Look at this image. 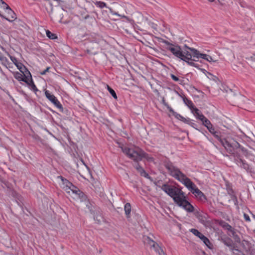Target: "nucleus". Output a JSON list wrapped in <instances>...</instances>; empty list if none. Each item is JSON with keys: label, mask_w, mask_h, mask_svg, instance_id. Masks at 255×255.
Instances as JSON below:
<instances>
[{"label": "nucleus", "mask_w": 255, "mask_h": 255, "mask_svg": "<svg viewBox=\"0 0 255 255\" xmlns=\"http://www.w3.org/2000/svg\"><path fill=\"white\" fill-rule=\"evenodd\" d=\"M161 188L179 206L182 207L188 212H193V206L186 200L185 194L180 189L170 185H164Z\"/></svg>", "instance_id": "nucleus-1"}, {"label": "nucleus", "mask_w": 255, "mask_h": 255, "mask_svg": "<svg viewBox=\"0 0 255 255\" xmlns=\"http://www.w3.org/2000/svg\"><path fill=\"white\" fill-rule=\"evenodd\" d=\"M60 179L62 182V187L63 189L73 198L74 199L79 200L83 202L84 205H85L87 209L92 211L91 205L87 200V196L82 192L80 191L76 187L73 185L71 182L68 181L61 176L58 177Z\"/></svg>", "instance_id": "nucleus-2"}, {"label": "nucleus", "mask_w": 255, "mask_h": 255, "mask_svg": "<svg viewBox=\"0 0 255 255\" xmlns=\"http://www.w3.org/2000/svg\"><path fill=\"white\" fill-rule=\"evenodd\" d=\"M164 166L169 172L170 174L183 184L189 190L191 191L193 190L196 185L184 173L181 172L178 168L175 167L171 163L169 162L165 163Z\"/></svg>", "instance_id": "nucleus-3"}, {"label": "nucleus", "mask_w": 255, "mask_h": 255, "mask_svg": "<svg viewBox=\"0 0 255 255\" xmlns=\"http://www.w3.org/2000/svg\"><path fill=\"white\" fill-rule=\"evenodd\" d=\"M123 152L129 158L134 161L138 162L142 158H145L148 161H153V158L148 156L141 149L138 147H128L127 146L121 147Z\"/></svg>", "instance_id": "nucleus-4"}, {"label": "nucleus", "mask_w": 255, "mask_h": 255, "mask_svg": "<svg viewBox=\"0 0 255 255\" xmlns=\"http://www.w3.org/2000/svg\"><path fill=\"white\" fill-rule=\"evenodd\" d=\"M222 142L228 152L233 154H235V150L238 149L240 146V144L237 141L230 138L224 139Z\"/></svg>", "instance_id": "nucleus-5"}, {"label": "nucleus", "mask_w": 255, "mask_h": 255, "mask_svg": "<svg viewBox=\"0 0 255 255\" xmlns=\"http://www.w3.org/2000/svg\"><path fill=\"white\" fill-rule=\"evenodd\" d=\"M143 241L145 245L148 246L158 255H165L162 249L149 237L144 236Z\"/></svg>", "instance_id": "nucleus-6"}, {"label": "nucleus", "mask_w": 255, "mask_h": 255, "mask_svg": "<svg viewBox=\"0 0 255 255\" xmlns=\"http://www.w3.org/2000/svg\"><path fill=\"white\" fill-rule=\"evenodd\" d=\"M167 46V49L170 51L175 56L181 59V57H182V49L178 45L173 44L168 41L164 40L163 41Z\"/></svg>", "instance_id": "nucleus-7"}, {"label": "nucleus", "mask_w": 255, "mask_h": 255, "mask_svg": "<svg viewBox=\"0 0 255 255\" xmlns=\"http://www.w3.org/2000/svg\"><path fill=\"white\" fill-rule=\"evenodd\" d=\"M191 232L194 235L199 237L209 249L212 248V245L209 239L201 233L198 230L195 229H192L191 230Z\"/></svg>", "instance_id": "nucleus-8"}, {"label": "nucleus", "mask_w": 255, "mask_h": 255, "mask_svg": "<svg viewBox=\"0 0 255 255\" xmlns=\"http://www.w3.org/2000/svg\"><path fill=\"white\" fill-rule=\"evenodd\" d=\"M6 6H2V8L5 9L8 15V17H5L3 15L0 14V16L6 19L7 20L12 22L16 18V14L14 11L10 8V7L6 3Z\"/></svg>", "instance_id": "nucleus-9"}, {"label": "nucleus", "mask_w": 255, "mask_h": 255, "mask_svg": "<svg viewBox=\"0 0 255 255\" xmlns=\"http://www.w3.org/2000/svg\"><path fill=\"white\" fill-rule=\"evenodd\" d=\"M45 94L46 98L50 101L57 108L62 110L63 108L62 105L58 101L54 95L51 94L48 91L45 92Z\"/></svg>", "instance_id": "nucleus-10"}, {"label": "nucleus", "mask_w": 255, "mask_h": 255, "mask_svg": "<svg viewBox=\"0 0 255 255\" xmlns=\"http://www.w3.org/2000/svg\"><path fill=\"white\" fill-rule=\"evenodd\" d=\"M184 47L192 52L193 60L197 61L198 59L203 58L204 54L200 53L199 51L197 50L195 48L189 47L186 45H185Z\"/></svg>", "instance_id": "nucleus-11"}, {"label": "nucleus", "mask_w": 255, "mask_h": 255, "mask_svg": "<svg viewBox=\"0 0 255 255\" xmlns=\"http://www.w3.org/2000/svg\"><path fill=\"white\" fill-rule=\"evenodd\" d=\"M239 244H240L242 249L245 252H247L254 246L247 238H245L243 237H242L241 242Z\"/></svg>", "instance_id": "nucleus-12"}, {"label": "nucleus", "mask_w": 255, "mask_h": 255, "mask_svg": "<svg viewBox=\"0 0 255 255\" xmlns=\"http://www.w3.org/2000/svg\"><path fill=\"white\" fill-rule=\"evenodd\" d=\"M185 49H182V57H181V60L183 61H185L187 60H192V52L185 47Z\"/></svg>", "instance_id": "nucleus-13"}, {"label": "nucleus", "mask_w": 255, "mask_h": 255, "mask_svg": "<svg viewBox=\"0 0 255 255\" xmlns=\"http://www.w3.org/2000/svg\"><path fill=\"white\" fill-rule=\"evenodd\" d=\"M192 193L194 194L200 200H203L206 199V197L204 194L196 186L193 188V190L191 191Z\"/></svg>", "instance_id": "nucleus-14"}, {"label": "nucleus", "mask_w": 255, "mask_h": 255, "mask_svg": "<svg viewBox=\"0 0 255 255\" xmlns=\"http://www.w3.org/2000/svg\"><path fill=\"white\" fill-rule=\"evenodd\" d=\"M195 214L196 217L199 220L200 223H201L202 224L204 225H207L208 221L205 215L198 212L195 213Z\"/></svg>", "instance_id": "nucleus-15"}, {"label": "nucleus", "mask_w": 255, "mask_h": 255, "mask_svg": "<svg viewBox=\"0 0 255 255\" xmlns=\"http://www.w3.org/2000/svg\"><path fill=\"white\" fill-rule=\"evenodd\" d=\"M167 108L168 109L169 111L172 114L173 116H174L177 119H179L185 123L188 121V120H186L185 118L181 116L180 114H177V113L174 112L173 110L169 105L167 107Z\"/></svg>", "instance_id": "nucleus-16"}, {"label": "nucleus", "mask_w": 255, "mask_h": 255, "mask_svg": "<svg viewBox=\"0 0 255 255\" xmlns=\"http://www.w3.org/2000/svg\"><path fill=\"white\" fill-rule=\"evenodd\" d=\"M15 65L22 74L27 73V74H30V72L26 68V67L22 63L20 62H17L16 63H15Z\"/></svg>", "instance_id": "nucleus-17"}, {"label": "nucleus", "mask_w": 255, "mask_h": 255, "mask_svg": "<svg viewBox=\"0 0 255 255\" xmlns=\"http://www.w3.org/2000/svg\"><path fill=\"white\" fill-rule=\"evenodd\" d=\"M182 98L185 104H186L191 110H192V109H193L194 107L192 102L191 100L188 99L185 97H182Z\"/></svg>", "instance_id": "nucleus-18"}, {"label": "nucleus", "mask_w": 255, "mask_h": 255, "mask_svg": "<svg viewBox=\"0 0 255 255\" xmlns=\"http://www.w3.org/2000/svg\"><path fill=\"white\" fill-rule=\"evenodd\" d=\"M125 214L127 216V217L128 218H129L130 217V213L131 211V206L130 204L128 203L126 204L125 205Z\"/></svg>", "instance_id": "nucleus-19"}, {"label": "nucleus", "mask_w": 255, "mask_h": 255, "mask_svg": "<svg viewBox=\"0 0 255 255\" xmlns=\"http://www.w3.org/2000/svg\"><path fill=\"white\" fill-rule=\"evenodd\" d=\"M201 121L202 122L203 125L207 127V128L212 125L209 120H208L204 116H200Z\"/></svg>", "instance_id": "nucleus-20"}, {"label": "nucleus", "mask_w": 255, "mask_h": 255, "mask_svg": "<svg viewBox=\"0 0 255 255\" xmlns=\"http://www.w3.org/2000/svg\"><path fill=\"white\" fill-rule=\"evenodd\" d=\"M192 112L193 113V114L200 120H201L200 116H204L202 113H201L199 109L196 108V107H194L193 109H192Z\"/></svg>", "instance_id": "nucleus-21"}, {"label": "nucleus", "mask_w": 255, "mask_h": 255, "mask_svg": "<svg viewBox=\"0 0 255 255\" xmlns=\"http://www.w3.org/2000/svg\"><path fill=\"white\" fill-rule=\"evenodd\" d=\"M192 112L193 113V114L200 120H201L200 116H204L202 113H201L199 109L196 108V107H194L193 109H192Z\"/></svg>", "instance_id": "nucleus-22"}, {"label": "nucleus", "mask_w": 255, "mask_h": 255, "mask_svg": "<svg viewBox=\"0 0 255 255\" xmlns=\"http://www.w3.org/2000/svg\"><path fill=\"white\" fill-rule=\"evenodd\" d=\"M24 74V78H23V79L24 80H25V81H24L25 83H26L27 84H28V85H30V81H32V76L31 75V74L30 73V74H27V73H25Z\"/></svg>", "instance_id": "nucleus-23"}, {"label": "nucleus", "mask_w": 255, "mask_h": 255, "mask_svg": "<svg viewBox=\"0 0 255 255\" xmlns=\"http://www.w3.org/2000/svg\"><path fill=\"white\" fill-rule=\"evenodd\" d=\"M240 161L242 163V165H240L241 167L245 169L248 172H251V169L248 164L246 163L245 161L243 160H240Z\"/></svg>", "instance_id": "nucleus-24"}, {"label": "nucleus", "mask_w": 255, "mask_h": 255, "mask_svg": "<svg viewBox=\"0 0 255 255\" xmlns=\"http://www.w3.org/2000/svg\"><path fill=\"white\" fill-rule=\"evenodd\" d=\"M202 59L206 60L209 62H217L218 61V60L214 59L211 56L206 54H204Z\"/></svg>", "instance_id": "nucleus-25"}, {"label": "nucleus", "mask_w": 255, "mask_h": 255, "mask_svg": "<svg viewBox=\"0 0 255 255\" xmlns=\"http://www.w3.org/2000/svg\"><path fill=\"white\" fill-rule=\"evenodd\" d=\"M220 225L223 227V228L225 229V230H227L229 231H231L233 229V228H232V227L231 226H230L228 223H226V222H222L221 223H220Z\"/></svg>", "instance_id": "nucleus-26"}, {"label": "nucleus", "mask_w": 255, "mask_h": 255, "mask_svg": "<svg viewBox=\"0 0 255 255\" xmlns=\"http://www.w3.org/2000/svg\"><path fill=\"white\" fill-rule=\"evenodd\" d=\"M233 255H246L242 251L233 247L231 249Z\"/></svg>", "instance_id": "nucleus-27"}, {"label": "nucleus", "mask_w": 255, "mask_h": 255, "mask_svg": "<svg viewBox=\"0 0 255 255\" xmlns=\"http://www.w3.org/2000/svg\"><path fill=\"white\" fill-rule=\"evenodd\" d=\"M46 33L47 36L51 39H55L57 38L55 34L52 33L49 30H46Z\"/></svg>", "instance_id": "nucleus-28"}, {"label": "nucleus", "mask_w": 255, "mask_h": 255, "mask_svg": "<svg viewBox=\"0 0 255 255\" xmlns=\"http://www.w3.org/2000/svg\"><path fill=\"white\" fill-rule=\"evenodd\" d=\"M24 76L23 74H20L19 73H17L15 75V78L17 79L18 81H25L23 80Z\"/></svg>", "instance_id": "nucleus-29"}, {"label": "nucleus", "mask_w": 255, "mask_h": 255, "mask_svg": "<svg viewBox=\"0 0 255 255\" xmlns=\"http://www.w3.org/2000/svg\"><path fill=\"white\" fill-rule=\"evenodd\" d=\"M107 87H108V90L109 91V92L110 93V94L112 95V96L115 99H117V96L116 93L115 92V91L113 89H112L110 87H109V86H107Z\"/></svg>", "instance_id": "nucleus-30"}, {"label": "nucleus", "mask_w": 255, "mask_h": 255, "mask_svg": "<svg viewBox=\"0 0 255 255\" xmlns=\"http://www.w3.org/2000/svg\"><path fill=\"white\" fill-rule=\"evenodd\" d=\"M184 61L186 62L190 66H193V67H198L197 64L194 63L193 62L194 61L193 60H185Z\"/></svg>", "instance_id": "nucleus-31"}, {"label": "nucleus", "mask_w": 255, "mask_h": 255, "mask_svg": "<svg viewBox=\"0 0 255 255\" xmlns=\"http://www.w3.org/2000/svg\"><path fill=\"white\" fill-rule=\"evenodd\" d=\"M134 167L140 174L142 172H144V170L139 165L138 163L136 164Z\"/></svg>", "instance_id": "nucleus-32"}, {"label": "nucleus", "mask_w": 255, "mask_h": 255, "mask_svg": "<svg viewBox=\"0 0 255 255\" xmlns=\"http://www.w3.org/2000/svg\"><path fill=\"white\" fill-rule=\"evenodd\" d=\"M250 255H255V248H254V245L251 247L249 250L247 252Z\"/></svg>", "instance_id": "nucleus-33"}, {"label": "nucleus", "mask_w": 255, "mask_h": 255, "mask_svg": "<svg viewBox=\"0 0 255 255\" xmlns=\"http://www.w3.org/2000/svg\"><path fill=\"white\" fill-rule=\"evenodd\" d=\"M234 155L235 157V160H236L237 164L240 166V165H242L240 160H242V159L241 158H239V157L237 154H236V153Z\"/></svg>", "instance_id": "nucleus-34"}, {"label": "nucleus", "mask_w": 255, "mask_h": 255, "mask_svg": "<svg viewBox=\"0 0 255 255\" xmlns=\"http://www.w3.org/2000/svg\"><path fill=\"white\" fill-rule=\"evenodd\" d=\"M111 13L113 15H117L118 16H121L122 17H124V18H126L127 19H128V18L127 16H125L124 15H121V14H119L118 13H117L116 12H115V11H113L112 10H111Z\"/></svg>", "instance_id": "nucleus-35"}, {"label": "nucleus", "mask_w": 255, "mask_h": 255, "mask_svg": "<svg viewBox=\"0 0 255 255\" xmlns=\"http://www.w3.org/2000/svg\"><path fill=\"white\" fill-rule=\"evenodd\" d=\"M207 128L211 133L214 134V135H216V132L215 131V128H213L212 125H211V127H208Z\"/></svg>", "instance_id": "nucleus-36"}, {"label": "nucleus", "mask_w": 255, "mask_h": 255, "mask_svg": "<svg viewBox=\"0 0 255 255\" xmlns=\"http://www.w3.org/2000/svg\"><path fill=\"white\" fill-rule=\"evenodd\" d=\"M234 240V241L238 243H239L241 242V241L242 239L240 238V237L237 234L233 238Z\"/></svg>", "instance_id": "nucleus-37"}, {"label": "nucleus", "mask_w": 255, "mask_h": 255, "mask_svg": "<svg viewBox=\"0 0 255 255\" xmlns=\"http://www.w3.org/2000/svg\"><path fill=\"white\" fill-rule=\"evenodd\" d=\"M230 234H229V235L233 238L234 236L237 235V230L233 228V230H232L230 232Z\"/></svg>", "instance_id": "nucleus-38"}, {"label": "nucleus", "mask_w": 255, "mask_h": 255, "mask_svg": "<svg viewBox=\"0 0 255 255\" xmlns=\"http://www.w3.org/2000/svg\"><path fill=\"white\" fill-rule=\"evenodd\" d=\"M154 184L157 186L158 187V188H160L162 189V187L164 185H168L167 184H163L162 186H160V181H158L157 182H154Z\"/></svg>", "instance_id": "nucleus-39"}, {"label": "nucleus", "mask_w": 255, "mask_h": 255, "mask_svg": "<svg viewBox=\"0 0 255 255\" xmlns=\"http://www.w3.org/2000/svg\"><path fill=\"white\" fill-rule=\"evenodd\" d=\"M30 82L31 83H30V85H29L31 87V88H32V89L33 90H37L34 82H33V81H30Z\"/></svg>", "instance_id": "nucleus-40"}, {"label": "nucleus", "mask_w": 255, "mask_h": 255, "mask_svg": "<svg viewBox=\"0 0 255 255\" xmlns=\"http://www.w3.org/2000/svg\"><path fill=\"white\" fill-rule=\"evenodd\" d=\"M171 77L174 81L177 82L179 81V79L173 74L171 75Z\"/></svg>", "instance_id": "nucleus-41"}, {"label": "nucleus", "mask_w": 255, "mask_h": 255, "mask_svg": "<svg viewBox=\"0 0 255 255\" xmlns=\"http://www.w3.org/2000/svg\"><path fill=\"white\" fill-rule=\"evenodd\" d=\"M140 174H141V175H142L146 178H150L148 174L145 172V170L144 171V172L141 173Z\"/></svg>", "instance_id": "nucleus-42"}, {"label": "nucleus", "mask_w": 255, "mask_h": 255, "mask_svg": "<svg viewBox=\"0 0 255 255\" xmlns=\"http://www.w3.org/2000/svg\"><path fill=\"white\" fill-rule=\"evenodd\" d=\"M244 218L246 220V221H248V222L250 221V218L249 215H248L246 214H244Z\"/></svg>", "instance_id": "nucleus-43"}, {"label": "nucleus", "mask_w": 255, "mask_h": 255, "mask_svg": "<svg viewBox=\"0 0 255 255\" xmlns=\"http://www.w3.org/2000/svg\"><path fill=\"white\" fill-rule=\"evenodd\" d=\"M6 3L2 1V0H0V6L2 8V6H6Z\"/></svg>", "instance_id": "nucleus-44"}, {"label": "nucleus", "mask_w": 255, "mask_h": 255, "mask_svg": "<svg viewBox=\"0 0 255 255\" xmlns=\"http://www.w3.org/2000/svg\"><path fill=\"white\" fill-rule=\"evenodd\" d=\"M49 68H50L49 67L46 68V69L45 70H44L43 71L41 72L40 73V74L41 75H45L46 73V72L48 71Z\"/></svg>", "instance_id": "nucleus-45"}, {"label": "nucleus", "mask_w": 255, "mask_h": 255, "mask_svg": "<svg viewBox=\"0 0 255 255\" xmlns=\"http://www.w3.org/2000/svg\"><path fill=\"white\" fill-rule=\"evenodd\" d=\"M11 58V60H12V61L15 64V63H16L17 62H18L17 61V60L14 57H10Z\"/></svg>", "instance_id": "nucleus-46"}, {"label": "nucleus", "mask_w": 255, "mask_h": 255, "mask_svg": "<svg viewBox=\"0 0 255 255\" xmlns=\"http://www.w3.org/2000/svg\"><path fill=\"white\" fill-rule=\"evenodd\" d=\"M100 6L102 8L106 6V3L103 2H100Z\"/></svg>", "instance_id": "nucleus-47"}, {"label": "nucleus", "mask_w": 255, "mask_h": 255, "mask_svg": "<svg viewBox=\"0 0 255 255\" xmlns=\"http://www.w3.org/2000/svg\"><path fill=\"white\" fill-rule=\"evenodd\" d=\"M162 102L163 104L166 107L168 106V104L167 103H166L165 100L164 98L162 99Z\"/></svg>", "instance_id": "nucleus-48"}, {"label": "nucleus", "mask_w": 255, "mask_h": 255, "mask_svg": "<svg viewBox=\"0 0 255 255\" xmlns=\"http://www.w3.org/2000/svg\"><path fill=\"white\" fill-rule=\"evenodd\" d=\"M237 67H238V66H237V65H233V69H234V70H237Z\"/></svg>", "instance_id": "nucleus-49"}, {"label": "nucleus", "mask_w": 255, "mask_h": 255, "mask_svg": "<svg viewBox=\"0 0 255 255\" xmlns=\"http://www.w3.org/2000/svg\"><path fill=\"white\" fill-rule=\"evenodd\" d=\"M90 17L89 15H86V16L84 17V19H85V20H86V19H88V18H90Z\"/></svg>", "instance_id": "nucleus-50"}, {"label": "nucleus", "mask_w": 255, "mask_h": 255, "mask_svg": "<svg viewBox=\"0 0 255 255\" xmlns=\"http://www.w3.org/2000/svg\"><path fill=\"white\" fill-rule=\"evenodd\" d=\"M81 161L83 163V164L86 167V168H88L87 166L84 163V162H83V161L82 160H81Z\"/></svg>", "instance_id": "nucleus-51"}, {"label": "nucleus", "mask_w": 255, "mask_h": 255, "mask_svg": "<svg viewBox=\"0 0 255 255\" xmlns=\"http://www.w3.org/2000/svg\"><path fill=\"white\" fill-rule=\"evenodd\" d=\"M226 245H227L228 246H229V247L231 246V247H232V248H233V247L231 246V245H230V244H227H227H226Z\"/></svg>", "instance_id": "nucleus-52"}, {"label": "nucleus", "mask_w": 255, "mask_h": 255, "mask_svg": "<svg viewBox=\"0 0 255 255\" xmlns=\"http://www.w3.org/2000/svg\"><path fill=\"white\" fill-rule=\"evenodd\" d=\"M253 217L255 219V215L253 214Z\"/></svg>", "instance_id": "nucleus-53"}, {"label": "nucleus", "mask_w": 255, "mask_h": 255, "mask_svg": "<svg viewBox=\"0 0 255 255\" xmlns=\"http://www.w3.org/2000/svg\"><path fill=\"white\" fill-rule=\"evenodd\" d=\"M210 1H213L214 0H209Z\"/></svg>", "instance_id": "nucleus-54"}, {"label": "nucleus", "mask_w": 255, "mask_h": 255, "mask_svg": "<svg viewBox=\"0 0 255 255\" xmlns=\"http://www.w3.org/2000/svg\"><path fill=\"white\" fill-rule=\"evenodd\" d=\"M91 19H92L93 20H94V19L92 18V17H91Z\"/></svg>", "instance_id": "nucleus-55"}]
</instances>
